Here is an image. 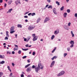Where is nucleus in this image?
Masks as SVG:
<instances>
[{
    "label": "nucleus",
    "instance_id": "f257e3e1",
    "mask_svg": "<svg viewBox=\"0 0 77 77\" xmlns=\"http://www.w3.org/2000/svg\"><path fill=\"white\" fill-rule=\"evenodd\" d=\"M40 66H41V63H39L38 64V67H35V65H33L32 66V68H35V71L36 72H38V71H39L40 69Z\"/></svg>",
    "mask_w": 77,
    "mask_h": 77
},
{
    "label": "nucleus",
    "instance_id": "f03ea898",
    "mask_svg": "<svg viewBox=\"0 0 77 77\" xmlns=\"http://www.w3.org/2000/svg\"><path fill=\"white\" fill-rule=\"evenodd\" d=\"M65 73V71H62L60 73L57 74V76L59 77V76H60V75H63Z\"/></svg>",
    "mask_w": 77,
    "mask_h": 77
},
{
    "label": "nucleus",
    "instance_id": "7ed1b4c3",
    "mask_svg": "<svg viewBox=\"0 0 77 77\" xmlns=\"http://www.w3.org/2000/svg\"><path fill=\"white\" fill-rule=\"evenodd\" d=\"M35 27V26L32 25H31L28 27V29L29 30H31L33 29H34Z\"/></svg>",
    "mask_w": 77,
    "mask_h": 77
},
{
    "label": "nucleus",
    "instance_id": "20e7f679",
    "mask_svg": "<svg viewBox=\"0 0 77 77\" xmlns=\"http://www.w3.org/2000/svg\"><path fill=\"white\" fill-rule=\"evenodd\" d=\"M31 69V68L30 67H28L26 70L27 72H29V71H31L32 70Z\"/></svg>",
    "mask_w": 77,
    "mask_h": 77
},
{
    "label": "nucleus",
    "instance_id": "39448f33",
    "mask_svg": "<svg viewBox=\"0 0 77 77\" xmlns=\"http://www.w3.org/2000/svg\"><path fill=\"white\" fill-rule=\"evenodd\" d=\"M53 12H54V14L55 15H57V12H56V9L55 8H54L53 9Z\"/></svg>",
    "mask_w": 77,
    "mask_h": 77
},
{
    "label": "nucleus",
    "instance_id": "423d86ee",
    "mask_svg": "<svg viewBox=\"0 0 77 77\" xmlns=\"http://www.w3.org/2000/svg\"><path fill=\"white\" fill-rule=\"evenodd\" d=\"M54 63H55V61H52L50 67H53V65H54Z\"/></svg>",
    "mask_w": 77,
    "mask_h": 77
},
{
    "label": "nucleus",
    "instance_id": "0eeeda50",
    "mask_svg": "<svg viewBox=\"0 0 77 77\" xmlns=\"http://www.w3.org/2000/svg\"><path fill=\"white\" fill-rule=\"evenodd\" d=\"M15 3H16V5H18L19 3V4L20 5L21 4V3H20V2L18 0H17L16 1Z\"/></svg>",
    "mask_w": 77,
    "mask_h": 77
},
{
    "label": "nucleus",
    "instance_id": "6e6552de",
    "mask_svg": "<svg viewBox=\"0 0 77 77\" xmlns=\"http://www.w3.org/2000/svg\"><path fill=\"white\" fill-rule=\"evenodd\" d=\"M59 33V31L57 30V31H55L54 32V34L55 35H57V34H58Z\"/></svg>",
    "mask_w": 77,
    "mask_h": 77
},
{
    "label": "nucleus",
    "instance_id": "1a4fd4ad",
    "mask_svg": "<svg viewBox=\"0 0 77 77\" xmlns=\"http://www.w3.org/2000/svg\"><path fill=\"white\" fill-rule=\"evenodd\" d=\"M69 43H70V44L74 45V42L73 41L71 40V41H70L69 42Z\"/></svg>",
    "mask_w": 77,
    "mask_h": 77
},
{
    "label": "nucleus",
    "instance_id": "9d476101",
    "mask_svg": "<svg viewBox=\"0 0 77 77\" xmlns=\"http://www.w3.org/2000/svg\"><path fill=\"white\" fill-rule=\"evenodd\" d=\"M40 21H41V18H38L36 20L37 23H38Z\"/></svg>",
    "mask_w": 77,
    "mask_h": 77
},
{
    "label": "nucleus",
    "instance_id": "9b49d317",
    "mask_svg": "<svg viewBox=\"0 0 77 77\" xmlns=\"http://www.w3.org/2000/svg\"><path fill=\"white\" fill-rule=\"evenodd\" d=\"M38 39V37H34L33 40V41H36V40Z\"/></svg>",
    "mask_w": 77,
    "mask_h": 77
},
{
    "label": "nucleus",
    "instance_id": "f8f14e48",
    "mask_svg": "<svg viewBox=\"0 0 77 77\" xmlns=\"http://www.w3.org/2000/svg\"><path fill=\"white\" fill-rule=\"evenodd\" d=\"M67 15V13H64L63 14V17L64 18H66V16Z\"/></svg>",
    "mask_w": 77,
    "mask_h": 77
},
{
    "label": "nucleus",
    "instance_id": "ddd939ff",
    "mask_svg": "<svg viewBox=\"0 0 77 77\" xmlns=\"http://www.w3.org/2000/svg\"><path fill=\"white\" fill-rule=\"evenodd\" d=\"M14 30V26H12L10 29V31H13Z\"/></svg>",
    "mask_w": 77,
    "mask_h": 77
},
{
    "label": "nucleus",
    "instance_id": "4468645a",
    "mask_svg": "<svg viewBox=\"0 0 77 77\" xmlns=\"http://www.w3.org/2000/svg\"><path fill=\"white\" fill-rule=\"evenodd\" d=\"M64 28L65 29H66V30H68L69 29V28H68V27L67 26H64Z\"/></svg>",
    "mask_w": 77,
    "mask_h": 77
},
{
    "label": "nucleus",
    "instance_id": "2eb2a0df",
    "mask_svg": "<svg viewBox=\"0 0 77 77\" xmlns=\"http://www.w3.org/2000/svg\"><path fill=\"white\" fill-rule=\"evenodd\" d=\"M0 58H1V59H4V58H5V56H4V55H0Z\"/></svg>",
    "mask_w": 77,
    "mask_h": 77
},
{
    "label": "nucleus",
    "instance_id": "dca6fc26",
    "mask_svg": "<svg viewBox=\"0 0 77 77\" xmlns=\"http://www.w3.org/2000/svg\"><path fill=\"white\" fill-rule=\"evenodd\" d=\"M71 33L72 35V37H74V34L73 33V32H72V31H71Z\"/></svg>",
    "mask_w": 77,
    "mask_h": 77
},
{
    "label": "nucleus",
    "instance_id": "f3484780",
    "mask_svg": "<svg viewBox=\"0 0 77 77\" xmlns=\"http://www.w3.org/2000/svg\"><path fill=\"white\" fill-rule=\"evenodd\" d=\"M48 17H46L45 19V20L44 23H46V22H47V21H48Z\"/></svg>",
    "mask_w": 77,
    "mask_h": 77
},
{
    "label": "nucleus",
    "instance_id": "a211bd4d",
    "mask_svg": "<svg viewBox=\"0 0 77 77\" xmlns=\"http://www.w3.org/2000/svg\"><path fill=\"white\" fill-rule=\"evenodd\" d=\"M30 64H29L28 65H26L25 67V68H27V67H28V66H30Z\"/></svg>",
    "mask_w": 77,
    "mask_h": 77
},
{
    "label": "nucleus",
    "instance_id": "6ab92c4d",
    "mask_svg": "<svg viewBox=\"0 0 77 77\" xmlns=\"http://www.w3.org/2000/svg\"><path fill=\"white\" fill-rule=\"evenodd\" d=\"M17 27L19 28H21V27H22V26L20 24H18L17 25Z\"/></svg>",
    "mask_w": 77,
    "mask_h": 77
},
{
    "label": "nucleus",
    "instance_id": "aec40b11",
    "mask_svg": "<svg viewBox=\"0 0 77 77\" xmlns=\"http://www.w3.org/2000/svg\"><path fill=\"white\" fill-rule=\"evenodd\" d=\"M56 47H55L54 49L52 51V53H53L55 51V50H56Z\"/></svg>",
    "mask_w": 77,
    "mask_h": 77
},
{
    "label": "nucleus",
    "instance_id": "412c9836",
    "mask_svg": "<svg viewBox=\"0 0 77 77\" xmlns=\"http://www.w3.org/2000/svg\"><path fill=\"white\" fill-rule=\"evenodd\" d=\"M40 69H43V68H44V66H42V65H41V63H40Z\"/></svg>",
    "mask_w": 77,
    "mask_h": 77
},
{
    "label": "nucleus",
    "instance_id": "4be33fe9",
    "mask_svg": "<svg viewBox=\"0 0 77 77\" xmlns=\"http://www.w3.org/2000/svg\"><path fill=\"white\" fill-rule=\"evenodd\" d=\"M5 62L4 61H2L0 62V64H3V63H5Z\"/></svg>",
    "mask_w": 77,
    "mask_h": 77
},
{
    "label": "nucleus",
    "instance_id": "5701e85b",
    "mask_svg": "<svg viewBox=\"0 0 77 77\" xmlns=\"http://www.w3.org/2000/svg\"><path fill=\"white\" fill-rule=\"evenodd\" d=\"M56 4H57V5L59 6L60 5V3L59 2H58V1H56Z\"/></svg>",
    "mask_w": 77,
    "mask_h": 77
},
{
    "label": "nucleus",
    "instance_id": "b1692460",
    "mask_svg": "<svg viewBox=\"0 0 77 77\" xmlns=\"http://www.w3.org/2000/svg\"><path fill=\"white\" fill-rule=\"evenodd\" d=\"M13 75V73H11L10 74L9 76H10V77H13V76H12Z\"/></svg>",
    "mask_w": 77,
    "mask_h": 77
},
{
    "label": "nucleus",
    "instance_id": "393cba45",
    "mask_svg": "<svg viewBox=\"0 0 77 77\" xmlns=\"http://www.w3.org/2000/svg\"><path fill=\"white\" fill-rule=\"evenodd\" d=\"M12 8H11L10 9L8 10V12H9V13H11V11H12Z\"/></svg>",
    "mask_w": 77,
    "mask_h": 77
},
{
    "label": "nucleus",
    "instance_id": "a878e982",
    "mask_svg": "<svg viewBox=\"0 0 77 77\" xmlns=\"http://www.w3.org/2000/svg\"><path fill=\"white\" fill-rule=\"evenodd\" d=\"M3 72H0V77H2V76L3 75Z\"/></svg>",
    "mask_w": 77,
    "mask_h": 77
},
{
    "label": "nucleus",
    "instance_id": "bb28decb",
    "mask_svg": "<svg viewBox=\"0 0 77 77\" xmlns=\"http://www.w3.org/2000/svg\"><path fill=\"white\" fill-rule=\"evenodd\" d=\"M7 68L8 70L10 71V72H11V69H10V67H9V66H8Z\"/></svg>",
    "mask_w": 77,
    "mask_h": 77
},
{
    "label": "nucleus",
    "instance_id": "cd10ccee",
    "mask_svg": "<svg viewBox=\"0 0 77 77\" xmlns=\"http://www.w3.org/2000/svg\"><path fill=\"white\" fill-rule=\"evenodd\" d=\"M12 2L11 1H9L8 2V5H11V3H12Z\"/></svg>",
    "mask_w": 77,
    "mask_h": 77
},
{
    "label": "nucleus",
    "instance_id": "c85d7f7f",
    "mask_svg": "<svg viewBox=\"0 0 77 77\" xmlns=\"http://www.w3.org/2000/svg\"><path fill=\"white\" fill-rule=\"evenodd\" d=\"M64 9V7L63 6L60 9L61 11H63Z\"/></svg>",
    "mask_w": 77,
    "mask_h": 77
},
{
    "label": "nucleus",
    "instance_id": "c756f323",
    "mask_svg": "<svg viewBox=\"0 0 77 77\" xmlns=\"http://www.w3.org/2000/svg\"><path fill=\"white\" fill-rule=\"evenodd\" d=\"M54 37H55L54 35H53L52 36V37H51V39L52 40H53V39H54Z\"/></svg>",
    "mask_w": 77,
    "mask_h": 77
},
{
    "label": "nucleus",
    "instance_id": "7c9ffc66",
    "mask_svg": "<svg viewBox=\"0 0 77 77\" xmlns=\"http://www.w3.org/2000/svg\"><path fill=\"white\" fill-rule=\"evenodd\" d=\"M22 50L23 51H27V50H28V49H22Z\"/></svg>",
    "mask_w": 77,
    "mask_h": 77
},
{
    "label": "nucleus",
    "instance_id": "2f4dec72",
    "mask_svg": "<svg viewBox=\"0 0 77 77\" xmlns=\"http://www.w3.org/2000/svg\"><path fill=\"white\" fill-rule=\"evenodd\" d=\"M48 8H51V9H53V7L52 6V5H49L48 7Z\"/></svg>",
    "mask_w": 77,
    "mask_h": 77
},
{
    "label": "nucleus",
    "instance_id": "473e14b6",
    "mask_svg": "<svg viewBox=\"0 0 77 77\" xmlns=\"http://www.w3.org/2000/svg\"><path fill=\"white\" fill-rule=\"evenodd\" d=\"M70 49H71L70 48H67V50L68 51H70Z\"/></svg>",
    "mask_w": 77,
    "mask_h": 77
},
{
    "label": "nucleus",
    "instance_id": "72a5a7b5",
    "mask_svg": "<svg viewBox=\"0 0 77 77\" xmlns=\"http://www.w3.org/2000/svg\"><path fill=\"white\" fill-rule=\"evenodd\" d=\"M36 14L35 13H31L32 16H34V15H35Z\"/></svg>",
    "mask_w": 77,
    "mask_h": 77
},
{
    "label": "nucleus",
    "instance_id": "f704fd0d",
    "mask_svg": "<svg viewBox=\"0 0 77 77\" xmlns=\"http://www.w3.org/2000/svg\"><path fill=\"white\" fill-rule=\"evenodd\" d=\"M15 32V31H11L10 32V33L11 34L13 33L14 32Z\"/></svg>",
    "mask_w": 77,
    "mask_h": 77
},
{
    "label": "nucleus",
    "instance_id": "c9c22d12",
    "mask_svg": "<svg viewBox=\"0 0 77 77\" xmlns=\"http://www.w3.org/2000/svg\"><path fill=\"white\" fill-rule=\"evenodd\" d=\"M66 11L68 13H69L70 12V10L69 9H67Z\"/></svg>",
    "mask_w": 77,
    "mask_h": 77
},
{
    "label": "nucleus",
    "instance_id": "e433bc0d",
    "mask_svg": "<svg viewBox=\"0 0 77 77\" xmlns=\"http://www.w3.org/2000/svg\"><path fill=\"white\" fill-rule=\"evenodd\" d=\"M32 36L33 38H35V37H36V35H35V34H34L32 35Z\"/></svg>",
    "mask_w": 77,
    "mask_h": 77
},
{
    "label": "nucleus",
    "instance_id": "4c0bfd02",
    "mask_svg": "<svg viewBox=\"0 0 77 77\" xmlns=\"http://www.w3.org/2000/svg\"><path fill=\"white\" fill-rule=\"evenodd\" d=\"M30 39V37H28V40H26V42H28V41Z\"/></svg>",
    "mask_w": 77,
    "mask_h": 77
},
{
    "label": "nucleus",
    "instance_id": "58836bf2",
    "mask_svg": "<svg viewBox=\"0 0 77 77\" xmlns=\"http://www.w3.org/2000/svg\"><path fill=\"white\" fill-rule=\"evenodd\" d=\"M74 47V45H71L70 46V47L71 48H72V47Z\"/></svg>",
    "mask_w": 77,
    "mask_h": 77
},
{
    "label": "nucleus",
    "instance_id": "ea45409f",
    "mask_svg": "<svg viewBox=\"0 0 77 77\" xmlns=\"http://www.w3.org/2000/svg\"><path fill=\"white\" fill-rule=\"evenodd\" d=\"M18 53L19 54H21V51L20 50H19L18 52Z\"/></svg>",
    "mask_w": 77,
    "mask_h": 77
},
{
    "label": "nucleus",
    "instance_id": "a19ab883",
    "mask_svg": "<svg viewBox=\"0 0 77 77\" xmlns=\"http://www.w3.org/2000/svg\"><path fill=\"white\" fill-rule=\"evenodd\" d=\"M67 55V53H64V57H66V56Z\"/></svg>",
    "mask_w": 77,
    "mask_h": 77
},
{
    "label": "nucleus",
    "instance_id": "79ce46f5",
    "mask_svg": "<svg viewBox=\"0 0 77 77\" xmlns=\"http://www.w3.org/2000/svg\"><path fill=\"white\" fill-rule=\"evenodd\" d=\"M27 57V56H24L22 57L23 59H26V58Z\"/></svg>",
    "mask_w": 77,
    "mask_h": 77
},
{
    "label": "nucleus",
    "instance_id": "37998d69",
    "mask_svg": "<svg viewBox=\"0 0 77 77\" xmlns=\"http://www.w3.org/2000/svg\"><path fill=\"white\" fill-rule=\"evenodd\" d=\"M68 25V26H70L71 25V23L69 22V23Z\"/></svg>",
    "mask_w": 77,
    "mask_h": 77
},
{
    "label": "nucleus",
    "instance_id": "c03bdc74",
    "mask_svg": "<svg viewBox=\"0 0 77 77\" xmlns=\"http://www.w3.org/2000/svg\"><path fill=\"white\" fill-rule=\"evenodd\" d=\"M24 18H28V16H24Z\"/></svg>",
    "mask_w": 77,
    "mask_h": 77
},
{
    "label": "nucleus",
    "instance_id": "a18cd8bd",
    "mask_svg": "<svg viewBox=\"0 0 77 77\" xmlns=\"http://www.w3.org/2000/svg\"><path fill=\"white\" fill-rule=\"evenodd\" d=\"M7 54H11V53H10V52L7 51Z\"/></svg>",
    "mask_w": 77,
    "mask_h": 77
},
{
    "label": "nucleus",
    "instance_id": "49530a36",
    "mask_svg": "<svg viewBox=\"0 0 77 77\" xmlns=\"http://www.w3.org/2000/svg\"><path fill=\"white\" fill-rule=\"evenodd\" d=\"M75 17H77V13H75Z\"/></svg>",
    "mask_w": 77,
    "mask_h": 77
},
{
    "label": "nucleus",
    "instance_id": "de8ad7c7",
    "mask_svg": "<svg viewBox=\"0 0 77 77\" xmlns=\"http://www.w3.org/2000/svg\"><path fill=\"white\" fill-rule=\"evenodd\" d=\"M5 40H6V39L8 40V37H5Z\"/></svg>",
    "mask_w": 77,
    "mask_h": 77
},
{
    "label": "nucleus",
    "instance_id": "09e8293b",
    "mask_svg": "<svg viewBox=\"0 0 77 77\" xmlns=\"http://www.w3.org/2000/svg\"><path fill=\"white\" fill-rule=\"evenodd\" d=\"M32 15V13H29L28 14V15L29 16H30V15Z\"/></svg>",
    "mask_w": 77,
    "mask_h": 77
},
{
    "label": "nucleus",
    "instance_id": "8fccbe9b",
    "mask_svg": "<svg viewBox=\"0 0 77 77\" xmlns=\"http://www.w3.org/2000/svg\"><path fill=\"white\" fill-rule=\"evenodd\" d=\"M35 54V52H33L32 53V55L34 56Z\"/></svg>",
    "mask_w": 77,
    "mask_h": 77
},
{
    "label": "nucleus",
    "instance_id": "3c124183",
    "mask_svg": "<svg viewBox=\"0 0 77 77\" xmlns=\"http://www.w3.org/2000/svg\"><path fill=\"white\" fill-rule=\"evenodd\" d=\"M29 12H26L25 13V15H26V14H27L29 13Z\"/></svg>",
    "mask_w": 77,
    "mask_h": 77
},
{
    "label": "nucleus",
    "instance_id": "603ef678",
    "mask_svg": "<svg viewBox=\"0 0 77 77\" xmlns=\"http://www.w3.org/2000/svg\"><path fill=\"white\" fill-rule=\"evenodd\" d=\"M54 59H56V58L57 57V56H54Z\"/></svg>",
    "mask_w": 77,
    "mask_h": 77
},
{
    "label": "nucleus",
    "instance_id": "864d4df0",
    "mask_svg": "<svg viewBox=\"0 0 77 77\" xmlns=\"http://www.w3.org/2000/svg\"><path fill=\"white\" fill-rule=\"evenodd\" d=\"M14 45L15 46V47L16 48H18V45Z\"/></svg>",
    "mask_w": 77,
    "mask_h": 77
},
{
    "label": "nucleus",
    "instance_id": "5fc2aeb1",
    "mask_svg": "<svg viewBox=\"0 0 77 77\" xmlns=\"http://www.w3.org/2000/svg\"><path fill=\"white\" fill-rule=\"evenodd\" d=\"M26 47H29V45L27 44L26 45Z\"/></svg>",
    "mask_w": 77,
    "mask_h": 77
},
{
    "label": "nucleus",
    "instance_id": "6e6d98bb",
    "mask_svg": "<svg viewBox=\"0 0 77 77\" xmlns=\"http://www.w3.org/2000/svg\"><path fill=\"white\" fill-rule=\"evenodd\" d=\"M20 76L21 77H24V75H23V74H22V75H21Z\"/></svg>",
    "mask_w": 77,
    "mask_h": 77
},
{
    "label": "nucleus",
    "instance_id": "4d7b16f0",
    "mask_svg": "<svg viewBox=\"0 0 77 77\" xmlns=\"http://www.w3.org/2000/svg\"><path fill=\"white\" fill-rule=\"evenodd\" d=\"M25 22H26V23H27V22H28V20L27 19H26L25 20Z\"/></svg>",
    "mask_w": 77,
    "mask_h": 77
},
{
    "label": "nucleus",
    "instance_id": "13d9d810",
    "mask_svg": "<svg viewBox=\"0 0 77 77\" xmlns=\"http://www.w3.org/2000/svg\"><path fill=\"white\" fill-rule=\"evenodd\" d=\"M7 5L5 3V5H4V7L5 8H6V6Z\"/></svg>",
    "mask_w": 77,
    "mask_h": 77
},
{
    "label": "nucleus",
    "instance_id": "bf43d9fd",
    "mask_svg": "<svg viewBox=\"0 0 77 77\" xmlns=\"http://www.w3.org/2000/svg\"><path fill=\"white\" fill-rule=\"evenodd\" d=\"M6 36H7V37H9V34H6Z\"/></svg>",
    "mask_w": 77,
    "mask_h": 77
},
{
    "label": "nucleus",
    "instance_id": "052dcab7",
    "mask_svg": "<svg viewBox=\"0 0 77 77\" xmlns=\"http://www.w3.org/2000/svg\"><path fill=\"white\" fill-rule=\"evenodd\" d=\"M12 54H15V52H14V51H12Z\"/></svg>",
    "mask_w": 77,
    "mask_h": 77
},
{
    "label": "nucleus",
    "instance_id": "680f3d73",
    "mask_svg": "<svg viewBox=\"0 0 77 77\" xmlns=\"http://www.w3.org/2000/svg\"><path fill=\"white\" fill-rule=\"evenodd\" d=\"M27 60V62L28 63H30V61L29 60Z\"/></svg>",
    "mask_w": 77,
    "mask_h": 77
},
{
    "label": "nucleus",
    "instance_id": "e2e57ef3",
    "mask_svg": "<svg viewBox=\"0 0 77 77\" xmlns=\"http://www.w3.org/2000/svg\"><path fill=\"white\" fill-rule=\"evenodd\" d=\"M12 66H14V63H12Z\"/></svg>",
    "mask_w": 77,
    "mask_h": 77
},
{
    "label": "nucleus",
    "instance_id": "0e129e2a",
    "mask_svg": "<svg viewBox=\"0 0 77 77\" xmlns=\"http://www.w3.org/2000/svg\"><path fill=\"white\" fill-rule=\"evenodd\" d=\"M24 41H27V39L26 38H24Z\"/></svg>",
    "mask_w": 77,
    "mask_h": 77
},
{
    "label": "nucleus",
    "instance_id": "69168bd1",
    "mask_svg": "<svg viewBox=\"0 0 77 77\" xmlns=\"http://www.w3.org/2000/svg\"><path fill=\"white\" fill-rule=\"evenodd\" d=\"M3 0H0V3H2Z\"/></svg>",
    "mask_w": 77,
    "mask_h": 77
},
{
    "label": "nucleus",
    "instance_id": "338daca9",
    "mask_svg": "<svg viewBox=\"0 0 77 77\" xmlns=\"http://www.w3.org/2000/svg\"><path fill=\"white\" fill-rule=\"evenodd\" d=\"M48 5H47L45 6V8H46L48 7Z\"/></svg>",
    "mask_w": 77,
    "mask_h": 77
},
{
    "label": "nucleus",
    "instance_id": "774afa93",
    "mask_svg": "<svg viewBox=\"0 0 77 77\" xmlns=\"http://www.w3.org/2000/svg\"><path fill=\"white\" fill-rule=\"evenodd\" d=\"M54 59V57H53V58H51V59L52 60H53Z\"/></svg>",
    "mask_w": 77,
    "mask_h": 77
}]
</instances>
